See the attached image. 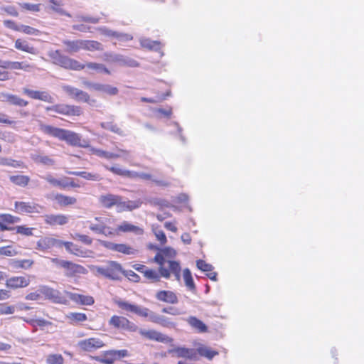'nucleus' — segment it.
I'll return each instance as SVG.
<instances>
[{
    "label": "nucleus",
    "instance_id": "e2e57ef3",
    "mask_svg": "<svg viewBox=\"0 0 364 364\" xmlns=\"http://www.w3.org/2000/svg\"><path fill=\"white\" fill-rule=\"evenodd\" d=\"M122 274L133 282H137L139 281V276L132 270L125 271L123 269Z\"/></svg>",
    "mask_w": 364,
    "mask_h": 364
},
{
    "label": "nucleus",
    "instance_id": "69168bd1",
    "mask_svg": "<svg viewBox=\"0 0 364 364\" xmlns=\"http://www.w3.org/2000/svg\"><path fill=\"white\" fill-rule=\"evenodd\" d=\"M99 31L101 34L105 35L106 36L110 37H117V32L110 30L106 27H100L98 28Z\"/></svg>",
    "mask_w": 364,
    "mask_h": 364
},
{
    "label": "nucleus",
    "instance_id": "2eb2a0df",
    "mask_svg": "<svg viewBox=\"0 0 364 364\" xmlns=\"http://www.w3.org/2000/svg\"><path fill=\"white\" fill-rule=\"evenodd\" d=\"M23 92L28 95L29 97L34 100H39L46 102L53 103L54 102L53 97L46 91H37L28 88H23Z\"/></svg>",
    "mask_w": 364,
    "mask_h": 364
},
{
    "label": "nucleus",
    "instance_id": "0e129e2a",
    "mask_svg": "<svg viewBox=\"0 0 364 364\" xmlns=\"http://www.w3.org/2000/svg\"><path fill=\"white\" fill-rule=\"evenodd\" d=\"M1 10L6 12L9 15L12 16H17L18 15V12L14 6H2Z\"/></svg>",
    "mask_w": 364,
    "mask_h": 364
},
{
    "label": "nucleus",
    "instance_id": "864d4df0",
    "mask_svg": "<svg viewBox=\"0 0 364 364\" xmlns=\"http://www.w3.org/2000/svg\"><path fill=\"white\" fill-rule=\"evenodd\" d=\"M196 266L203 272H211L213 269L212 264H208L202 259H198L196 261Z\"/></svg>",
    "mask_w": 364,
    "mask_h": 364
},
{
    "label": "nucleus",
    "instance_id": "423d86ee",
    "mask_svg": "<svg viewBox=\"0 0 364 364\" xmlns=\"http://www.w3.org/2000/svg\"><path fill=\"white\" fill-rule=\"evenodd\" d=\"M103 59L108 63H116L120 66L131 68L139 66V63L134 59L115 53H105L103 55Z\"/></svg>",
    "mask_w": 364,
    "mask_h": 364
},
{
    "label": "nucleus",
    "instance_id": "49530a36",
    "mask_svg": "<svg viewBox=\"0 0 364 364\" xmlns=\"http://www.w3.org/2000/svg\"><path fill=\"white\" fill-rule=\"evenodd\" d=\"M143 274L146 279L153 282L160 281V277H162L160 272L158 273L156 270L150 269H146L144 272H143Z\"/></svg>",
    "mask_w": 364,
    "mask_h": 364
},
{
    "label": "nucleus",
    "instance_id": "412c9836",
    "mask_svg": "<svg viewBox=\"0 0 364 364\" xmlns=\"http://www.w3.org/2000/svg\"><path fill=\"white\" fill-rule=\"evenodd\" d=\"M45 221L50 225H63L68 223V217L62 214L46 215L45 216Z\"/></svg>",
    "mask_w": 364,
    "mask_h": 364
},
{
    "label": "nucleus",
    "instance_id": "39448f33",
    "mask_svg": "<svg viewBox=\"0 0 364 364\" xmlns=\"http://www.w3.org/2000/svg\"><path fill=\"white\" fill-rule=\"evenodd\" d=\"M97 273L114 280L119 279L120 273H122V265L115 261H109L105 266L97 267L96 268Z\"/></svg>",
    "mask_w": 364,
    "mask_h": 364
},
{
    "label": "nucleus",
    "instance_id": "bb28decb",
    "mask_svg": "<svg viewBox=\"0 0 364 364\" xmlns=\"http://www.w3.org/2000/svg\"><path fill=\"white\" fill-rule=\"evenodd\" d=\"M107 220V219L106 218L95 217V221L96 223L89 222L90 230L97 234H100V232H104Z\"/></svg>",
    "mask_w": 364,
    "mask_h": 364
},
{
    "label": "nucleus",
    "instance_id": "6e6552de",
    "mask_svg": "<svg viewBox=\"0 0 364 364\" xmlns=\"http://www.w3.org/2000/svg\"><path fill=\"white\" fill-rule=\"evenodd\" d=\"M129 356L128 350H110L105 351L102 356H97L95 360L104 364H113L114 360Z\"/></svg>",
    "mask_w": 364,
    "mask_h": 364
},
{
    "label": "nucleus",
    "instance_id": "9b49d317",
    "mask_svg": "<svg viewBox=\"0 0 364 364\" xmlns=\"http://www.w3.org/2000/svg\"><path fill=\"white\" fill-rule=\"evenodd\" d=\"M105 343L98 338H90L80 341L77 346L84 351L92 352L100 348H102Z\"/></svg>",
    "mask_w": 364,
    "mask_h": 364
},
{
    "label": "nucleus",
    "instance_id": "c9c22d12",
    "mask_svg": "<svg viewBox=\"0 0 364 364\" xmlns=\"http://www.w3.org/2000/svg\"><path fill=\"white\" fill-rule=\"evenodd\" d=\"M140 44L147 49L159 51L161 50V43L157 41H152L149 38H141Z\"/></svg>",
    "mask_w": 364,
    "mask_h": 364
},
{
    "label": "nucleus",
    "instance_id": "338daca9",
    "mask_svg": "<svg viewBox=\"0 0 364 364\" xmlns=\"http://www.w3.org/2000/svg\"><path fill=\"white\" fill-rule=\"evenodd\" d=\"M4 25L9 28H11L14 31H20V27H21V25H17L14 21H11V20H6L4 21Z\"/></svg>",
    "mask_w": 364,
    "mask_h": 364
},
{
    "label": "nucleus",
    "instance_id": "c85d7f7f",
    "mask_svg": "<svg viewBox=\"0 0 364 364\" xmlns=\"http://www.w3.org/2000/svg\"><path fill=\"white\" fill-rule=\"evenodd\" d=\"M105 168L112 172L114 174L129 178H135V176L136 174L135 173V171H129L126 169H123L120 168L119 166H114L112 167H109L107 166H105Z\"/></svg>",
    "mask_w": 364,
    "mask_h": 364
},
{
    "label": "nucleus",
    "instance_id": "f3484780",
    "mask_svg": "<svg viewBox=\"0 0 364 364\" xmlns=\"http://www.w3.org/2000/svg\"><path fill=\"white\" fill-rule=\"evenodd\" d=\"M142 202L140 199L135 200H124L122 197L120 198L119 203L117 208V212H124V211H132L133 210L139 208Z\"/></svg>",
    "mask_w": 364,
    "mask_h": 364
},
{
    "label": "nucleus",
    "instance_id": "bf43d9fd",
    "mask_svg": "<svg viewBox=\"0 0 364 364\" xmlns=\"http://www.w3.org/2000/svg\"><path fill=\"white\" fill-rule=\"evenodd\" d=\"M16 232L26 236H30L33 235V228H26L25 226H16L15 228Z\"/></svg>",
    "mask_w": 364,
    "mask_h": 364
},
{
    "label": "nucleus",
    "instance_id": "9d476101",
    "mask_svg": "<svg viewBox=\"0 0 364 364\" xmlns=\"http://www.w3.org/2000/svg\"><path fill=\"white\" fill-rule=\"evenodd\" d=\"M61 244L60 240L51 237H44L37 242L36 249L43 252H48L53 247H61Z\"/></svg>",
    "mask_w": 364,
    "mask_h": 364
},
{
    "label": "nucleus",
    "instance_id": "680f3d73",
    "mask_svg": "<svg viewBox=\"0 0 364 364\" xmlns=\"http://www.w3.org/2000/svg\"><path fill=\"white\" fill-rule=\"evenodd\" d=\"M151 205L160 206V207H168V202L164 199L161 198H153L149 200Z\"/></svg>",
    "mask_w": 364,
    "mask_h": 364
},
{
    "label": "nucleus",
    "instance_id": "7c9ffc66",
    "mask_svg": "<svg viewBox=\"0 0 364 364\" xmlns=\"http://www.w3.org/2000/svg\"><path fill=\"white\" fill-rule=\"evenodd\" d=\"M68 173L73 176H80L86 180L92 181H99L102 178L101 176L97 173L87 171H69Z\"/></svg>",
    "mask_w": 364,
    "mask_h": 364
},
{
    "label": "nucleus",
    "instance_id": "a18cd8bd",
    "mask_svg": "<svg viewBox=\"0 0 364 364\" xmlns=\"http://www.w3.org/2000/svg\"><path fill=\"white\" fill-rule=\"evenodd\" d=\"M21 164L22 163L21 161L12 159L11 158L0 156L1 166L18 168L21 166Z\"/></svg>",
    "mask_w": 364,
    "mask_h": 364
},
{
    "label": "nucleus",
    "instance_id": "a211bd4d",
    "mask_svg": "<svg viewBox=\"0 0 364 364\" xmlns=\"http://www.w3.org/2000/svg\"><path fill=\"white\" fill-rule=\"evenodd\" d=\"M0 99L2 102H8L10 105H16L18 107H26L28 102L23 99L19 97L17 95L9 94V93H1Z\"/></svg>",
    "mask_w": 364,
    "mask_h": 364
},
{
    "label": "nucleus",
    "instance_id": "a878e982",
    "mask_svg": "<svg viewBox=\"0 0 364 364\" xmlns=\"http://www.w3.org/2000/svg\"><path fill=\"white\" fill-rule=\"evenodd\" d=\"M63 43L65 46V51L68 53H75L79 52L80 50H82V40H63Z\"/></svg>",
    "mask_w": 364,
    "mask_h": 364
},
{
    "label": "nucleus",
    "instance_id": "052dcab7",
    "mask_svg": "<svg viewBox=\"0 0 364 364\" xmlns=\"http://www.w3.org/2000/svg\"><path fill=\"white\" fill-rule=\"evenodd\" d=\"M24 321L33 326H45L50 323L48 321L44 319H24Z\"/></svg>",
    "mask_w": 364,
    "mask_h": 364
},
{
    "label": "nucleus",
    "instance_id": "f704fd0d",
    "mask_svg": "<svg viewBox=\"0 0 364 364\" xmlns=\"http://www.w3.org/2000/svg\"><path fill=\"white\" fill-rule=\"evenodd\" d=\"M15 48L28 53L36 54V49L34 47L31 46L27 41L21 39H17L15 41Z\"/></svg>",
    "mask_w": 364,
    "mask_h": 364
},
{
    "label": "nucleus",
    "instance_id": "ddd939ff",
    "mask_svg": "<svg viewBox=\"0 0 364 364\" xmlns=\"http://www.w3.org/2000/svg\"><path fill=\"white\" fill-rule=\"evenodd\" d=\"M109 324L117 328L135 331L136 326L123 316H113L109 320Z\"/></svg>",
    "mask_w": 364,
    "mask_h": 364
},
{
    "label": "nucleus",
    "instance_id": "f03ea898",
    "mask_svg": "<svg viewBox=\"0 0 364 364\" xmlns=\"http://www.w3.org/2000/svg\"><path fill=\"white\" fill-rule=\"evenodd\" d=\"M48 55L52 59L54 64L59 65L65 69L72 70H81L85 68H87L90 69L95 70L98 73L103 72L108 75L110 74V71L103 64L97 63H87L86 65H83L75 59L63 55L58 50H51L48 53Z\"/></svg>",
    "mask_w": 364,
    "mask_h": 364
},
{
    "label": "nucleus",
    "instance_id": "4468645a",
    "mask_svg": "<svg viewBox=\"0 0 364 364\" xmlns=\"http://www.w3.org/2000/svg\"><path fill=\"white\" fill-rule=\"evenodd\" d=\"M30 282L29 276L12 277L6 280V286L8 288L16 289L26 287L30 284Z\"/></svg>",
    "mask_w": 364,
    "mask_h": 364
},
{
    "label": "nucleus",
    "instance_id": "5701e85b",
    "mask_svg": "<svg viewBox=\"0 0 364 364\" xmlns=\"http://www.w3.org/2000/svg\"><path fill=\"white\" fill-rule=\"evenodd\" d=\"M38 291L40 292L41 296L43 295L46 299H51L54 301H58L60 298L58 291L48 286H40Z\"/></svg>",
    "mask_w": 364,
    "mask_h": 364
},
{
    "label": "nucleus",
    "instance_id": "20e7f679",
    "mask_svg": "<svg viewBox=\"0 0 364 364\" xmlns=\"http://www.w3.org/2000/svg\"><path fill=\"white\" fill-rule=\"evenodd\" d=\"M159 250V252L155 255L154 261L159 265V272H160L162 277L169 279L170 273L168 269L164 267V264L168 260L166 259V258L171 259L176 256V251L171 247H165Z\"/></svg>",
    "mask_w": 364,
    "mask_h": 364
},
{
    "label": "nucleus",
    "instance_id": "1a4fd4ad",
    "mask_svg": "<svg viewBox=\"0 0 364 364\" xmlns=\"http://www.w3.org/2000/svg\"><path fill=\"white\" fill-rule=\"evenodd\" d=\"M100 242L103 247L112 251L118 252L127 255H134L136 252L134 248L127 244H117L104 240Z\"/></svg>",
    "mask_w": 364,
    "mask_h": 364
},
{
    "label": "nucleus",
    "instance_id": "0eeeda50",
    "mask_svg": "<svg viewBox=\"0 0 364 364\" xmlns=\"http://www.w3.org/2000/svg\"><path fill=\"white\" fill-rule=\"evenodd\" d=\"M62 89L70 97L77 101L87 102L90 105H94L96 103L95 100L90 99V95L87 92L81 90H79L70 85H63L62 87Z\"/></svg>",
    "mask_w": 364,
    "mask_h": 364
},
{
    "label": "nucleus",
    "instance_id": "4c0bfd02",
    "mask_svg": "<svg viewBox=\"0 0 364 364\" xmlns=\"http://www.w3.org/2000/svg\"><path fill=\"white\" fill-rule=\"evenodd\" d=\"M9 180L16 186L26 187L30 181V178L25 175H16L9 176Z\"/></svg>",
    "mask_w": 364,
    "mask_h": 364
},
{
    "label": "nucleus",
    "instance_id": "4be33fe9",
    "mask_svg": "<svg viewBox=\"0 0 364 364\" xmlns=\"http://www.w3.org/2000/svg\"><path fill=\"white\" fill-rule=\"evenodd\" d=\"M117 232H133L135 235H141L143 233V230L134 225L127 221H123L120 225H119L116 229Z\"/></svg>",
    "mask_w": 364,
    "mask_h": 364
},
{
    "label": "nucleus",
    "instance_id": "37998d69",
    "mask_svg": "<svg viewBox=\"0 0 364 364\" xmlns=\"http://www.w3.org/2000/svg\"><path fill=\"white\" fill-rule=\"evenodd\" d=\"M42 178L53 186H57V187H60V188H66L68 186V183L60 181V180H58V179H56L54 177H53V176L50 174H48L44 176H42Z\"/></svg>",
    "mask_w": 364,
    "mask_h": 364
},
{
    "label": "nucleus",
    "instance_id": "c756f323",
    "mask_svg": "<svg viewBox=\"0 0 364 364\" xmlns=\"http://www.w3.org/2000/svg\"><path fill=\"white\" fill-rule=\"evenodd\" d=\"M31 157L36 163L46 166H53L55 164V161L51 157L38 152L32 154Z\"/></svg>",
    "mask_w": 364,
    "mask_h": 364
},
{
    "label": "nucleus",
    "instance_id": "473e14b6",
    "mask_svg": "<svg viewBox=\"0 0 364 364\" xmlns=\"http://www.w3.org/2000/svg\"><path fill=\"white\" fill-rule=\"evenodd\" d=\"M93 90L107 93L110 95H115L118 93V89L109 85L95 83L93 85Z\"/></svg>",
    "mask_w": 364,
    "mask_h": 364
},
{
    "label": "nucleus",
    "instance_id": "f8f14e48",
    "mask_svg": "<svg viewBox=\"0 0 364 364\" xmlns=\"http://www.w3.org/2000/svg\"><path fill=\"white\" fill-rule=\"evenodd\" d=\"M139 333L146 338L164 343H168L173 341L171 337L155 330L140 329Z\"/></svg>",
    "mask_w": 364,
    "mask_h": 364
},
{
    "label": "nucleus",
    "instance_id": "7ed1b4c3",
    "mask_svg": "<svg viewBox=\"0 0 364 364\" xmlns=\"http://www.w3.org/2000/svg\"><path fill=\"white\" fill-rule=\"evenodd\" d=\"M39 129L45 134L65 141L72 146L83 148L89 147L88 141L82 139L80 134L73 132L44 124H40Z\"/></svg>",
    "mask_w": 364,
    "mask_h": 364
},
{
    "label": "nucleus",
    "instance_id": "c03bdc74",
    "mask_svg": "<svg viewBox=\"0 0 364 364\" xmlns=\"http://www.w3.org/2000/svg\"><path fill=\"white\" fill-rule=\"evenodd\" d=\"M56 200L61 205H73L77 201L76 198L74 197L67 196L62 194L57 195Z\"/></svg>",
    "mask_w": 364,
    "mask_h": 364
},
{
    "label": "nucleus",
    "instance_id": "e433bc0d",
    "mask_svg": "<svg viewBox=\"0 0 364 364\" xmlns=\"http://www.w3.org/2000/svg\"><path fill=\"white\" fill-rule=\"evenodd\" d=\"M196 355L198 353L200 355L207 358L208 360H212L213 358L218 354V351L213 350L211 348L201 346H199L196 350ZM198 358L196 357V360Z\"/></svg>",
    "mask_w": 364,
    "mask_h": 364
},
{
    "label": "nucleus",
    "instance_id": "dca6fc26",
    "mask_svg": "<svg viewBox=\"0 0 364 364\" xmlns=\"http://www.w3.org/2000/svg\"><path fill=\"white\" fill-rule=\"evenodd\" d=\"M168 352L170 354L175 355L178 358H183L196 360V351L193 348L177 347L175 348L169 349Z\"/></svg>",
    "mask_w": 364,
    "mask_h": 364
},
{
    "label": "nucleus",
    "instance_id": "58836bf2",
    "mask_svg": "<svg viewBox=\"0 0 364 364\" xmlns=\"http://www.w3.org/2000/svg\"><path fill=\"white\" fill-rule=\"evenodd\" d=\"M91 151L93 154H95L96 156H97L99 157L105 158L107 159H117V158H119L121 156L120 154H114L112 152L106 151L99 149H95V148H92Z\"/></svg>",
    "mask_w": 364,
    "mask_h": 364
},
{
    "label": "nucleus",
    "instance_id": "6ab92c4d",
    "mask_svg": "<svg viewBox=\"0 0 364 364\" xmlns=\"http://www.w3.org/2000/svg\"><path fill=\"white\" fill-rule=\"evenodd\" d=\"M15 209L19 213H31L38 211V205L30 202H15Z\"/></svg>",
    "mask_w": 364,
    "mask_h": 364
},
{
    "label": "nucleus",
    "instance_id": "f257e3e1",
    "mask_svg": "<svg viewBox=\"0 0 364 364\" xmlns=\"http://www.w3.org/2000/svg\"><path fill=\"white\" fill-rule=\"evenodd\" d=\"M114 303L121 309L134 313L139 316L148 318L149 321L162 326L163 327L172 328L176 326V324L165 316L159 315L148 308L131 304L122 299H114Z\"/></svg>",
    "mask_w": 364,
    "mask_h": 364
},
{
    "label": "nucleus",
    "instance_id": "cd10ccee",
    "mask_svg": "<svg viewBox=\"0 0 364 364\" xmlns=\"http://www.w3.org/2000/svg\"><path fill=\"white\" fill-rule=\"evenodd\" d=\"M9 266L14 269H27L31 267L33 264V261L31 259H11L9 262Z\"/></svg>",
    "mask_w": 364,
    "mask_h": 364
},
{
    "label": "nucleus",
    "instance_id": "13d9d810",
    "mask_svg": "<svg viewBox=\"0 0 364 364\" xmlns=\"http://www.w3.org/2000/svg\"><path fill=\"white\" fill-rule=\"evenodd\" d=\"M15 306H7L5 304H0V314H12L15 312Z\"/></svg>",
    "mask_w": 364,
    "mask_h": 364
},
{
    "label": "nucleus",
    "instance_id": "6e6d98bb",
    "mask_svg": "<svg viewBox=\"0 0 364 364\" xmlns=\"http://www.w3.org/2000/svg\"><path fill=\"white\" fill-rule=\"evenodd\" d=\"M68 318L71 321L82 322L87 320V316L83 313H70Z\"/></svg>",
    "mask_w": 364,
    "mask_h": 364
},
{
    "label": "nucleus",
    "instance_id": "5fc2aeb1",
    "mask_svg": "<svg viewBox=\"0 0 364 364\" xmlns=\"http://www.w3.org/2000/svg\"><path fill=\"white\" fill-rule=\"evenodd\" d=\"M73 237L75 240H79V241L82 242V243L87 245H90L92 243V239L86 235L75 233L73 236Z\"/></svg>",
    "mask_w": 364,
    "mask_h": 364
},
{
    "label": "nucleus",
    "instance_id": "774afa93",
    "mask_svg": "<svg viewBox=\"0 0 364 364\" xmlns=\"http://www.w3.org/2000/svg\"><path fill=\"white\" fill-rule=\"evenodd\" d=\"M162 312L173 316L180 315L181 314L178 309L173 306L164 308Z\"/></svg>",
    "mask_w": 364,
    "mask_h": 364
},
{
    "label": "nucleus",
    "instance_id": "72a5a7b5",
    "mask_svg": "<svg viewBox=\"0 0 364 364\" xmlns=\"http://www.w3.org/2000/svg\"><path fill=\"white\" fill-rule=\"evenodd\" d=\"M82 50L89 51L102 50V45L96 41L82 40Z\"/></svg>",
    "mask_w": 364,
    "mask_h": 364
},
{
    "label": "nucleus",
    "instance_id": "4d7b16f0",
    "mask_svg": "<svg viewBox=\"0 0 364 364\" xmlns=\"http://www.w3.org/2000/svg\"><path fill=\"white\" fill-rule=\"evenodd\" d=\"M166 263L168 264L169 269H168L169 273H177V272H181V267L180 263L177 261L168 260Z\"/></svg>",
    "mask_w": 364,
    "mask_h": 364
},
{
    "label": "nucleus",
    "instance_id": "2f4dec72",
    "mask_svg": "<svg viewBox=\"0 0 364 364\" xmlns=\"http://www.w3.org/2000/svg\"><path fill=\"white\" fill-rule=\"evenodd\" d=\"M186 321L192 328L198 330L199 332L203 333L208 330L206 325L195 316H190L186 318Z\"/></svg>",
    "mask_w": 364,
    "mask_h": 364
},
{
    "label": "nucleus",
    "instance_id": "393cba45",
    "mask_svg": "<svg viewBox=\"0 0 364 364\" xmlns=\"http://www.w3.org/2000/svg\"><path fill=\"white\" fill-rule=\"evenodd\" d=\"M156 297L158 300L171 304L178 303V298L175 293L171 291H159Z\"/></svg>",
    "mask_w": 364,
    "mask_h": 364
},
{
    "label": "nucleus",
    "instance_id": "603ef678",
    "mask_svg": "<svg viewBox=\"0 0 364 364\" xmlns=\"http://www.w3.org/2000/svg\"><path fill=\"white\" fill-rule=\"evenodd\" d=\"M18 254L12 246L1 247H0V255H4L8 257L15 256Z\"/></svg>",
    "mask_w": 364,
    "mask_h": 364
},
{
    "label": "nucleus",
    "instance_id": "09e8293b",
    "mask_svg": "<svg viewBox=\"0 0 364 364\" xmlns=\"http://www.w3.org/2000/svg\"><path fill=\"white\" fill-rule=\"evenodd\" d=\"M70 105H57L52 107H48L46 108L48 111H54L57 113L68 115L69 114Z\"/></svg>",
    "mask_w": 364,
    "mask_h": 364
},
{
    "label": "nucleus",
    "instance_id": "3c124183",
    "mask_svg": "<svg viewBox=\"0 0 364 364\" xmlns=\"http://www.w3.org/2000/svg\"><path fill=\"white\" fill-rule=\"evenodd\" d=\"M19 31L28 35L33 36H39L41 33L39 30L26 25H21Z\"/></svg>",
    "mask_w": 364,
    "mask_h": 364
},
{
    "label": "nucleus",
    "instance_id": "aec40b11",
    "mask_svg": "<svg viewBox=\"0 0 364 364\" xmlns=\"http://www.w3.org/2000/svg\"><path fill=\"white\" fill-rule=\"evenodd\" d=\"M120 198L121 196H119L114 194H107L101 196L100 198V201L102 203V205L107 208H110L112 206L115 205L116 208L117 209Z\"/></svg>",
    "mask_w": 364,
    "mask_h": 364
},
{
    "label": "nucleus",
    "instance_id": "b1692460",
    "mask_svg": "<svg viewBox=\"0 0 364 364\" xmlns=\"http://www.w3.org/2000/svg\"><path fill=\"white\" fill-rule=\"evenodd\" d=\"M20 221V218L10 214H0V230H10L11 228H9L6 224H14Z\"/></svg>",
    "mask_w": 364,
    "mask_h": 364
},
{
    "label": "nucleus",
    "instance_id": "ea45409f",
    "mask_svg": "<svg viewBox=\"0 0 364 364\" xmlns=\"http://www.w3.org/2000/svg\"><path fill=\"white\" fill-rule=\"evenodd\" d=\"M72 299L82 305H92L94 304V299L91 296L75 294L73 295Z\"/></svg>",
    "mask_w": 364,
    "mask_h": 364
},
{
    "label": "nucleus",
    "instance_id": "79ce46f5",
    "mask_svg": "<svg viewBox=\"0 0 364 364\" xmlns=\"http://www.w3.org/2000/svg\"><path fill=\"white\" fill-rule=\"evenodd\" d=\"M68 265L64 268L67 272L65 273L68 276H73L76 273H80L81 270L83 269V267L79 264H74L71 262L68 261Z\"/></svg>",
    "mask_w": 364,
    "mask_h": 364
},
{
    "label": "nucleus",
    "instance_id": "de8ad7c7",
    "mask_svg": "<svg viewBox=\"0 0 364 364\" xmlns=\"http://www.w3.org/2000/svg\"><path fill=\"white\" fill-rule=\"evenodd\" d=\"M101 127L103 129L109 130L113 133L117 134L119 135H123V131L117 126V124L112 122H102Z\"/></svg>",
    "mask_w": 364,
    "mask_h": 364
},
{
    "label": "nucleus",
    "instance_id": "a19ab883",
    "mask_svg": "<svg viewBox=\"0 0 364 364\" xmlns=\"http://www.w3.org/2000/svg\"><path fill=\"white\" fill-rule=\"evenodd\" d=\"M183 279L187 288L191 291L195 290L196 286L193 282V279L190 269L188 268H186L183 270Z\"/></svg>",
    "mask_w": 364,
    "mask_h": 364
},
{
    "label": "nucleus",
    "instance_id": "8fccbe9b",
    "mask_svg": "<svg viewBox=\"0 0 364 364\" xmlns=\"http://www.w3.org/2000/svg\"><path fill=\"white\" fill-rule=\"evenodd\" d=\"M63 358L60 354H50L46 358L48 364H63Z\"/></svg>",
    "mask_w": 364,
    "mask_h": 364
}]
</instances>
